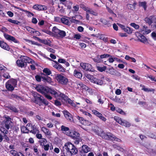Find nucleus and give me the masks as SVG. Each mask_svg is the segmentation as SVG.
Masks as SVG:
<instances>
[{
	"mask_svg": "<svg viewBox=\"0 0 156 156\" xmlns=\"http://www.w3.org/2000/svg\"><path fill=\"white\" fill-rule=\"evenodd\" d=\"M8 21L12 23H13L15 24L18 25L20 23L17 20H13L11 19H9L8 20Z\"/></svg>",
	"mask_w": 156,
	"mask_h": 156,
	"instance_id": "obj_49",
	"label": "nucleus"
},
{
	"mask_svg": "<svg viewBox=\"0 0 156 156\" xmlns=\"http://www.w3.org/2000/svg\"><path fill=\"white\" fill-rule=\"evenodd\" d=\"M47 88L48 90H47L46 92L49 93L52 95H53L55 98H58V93L57 92V90H56L53 88H50L48 87Z\"/></svg>",
	"mask_w": 156,
	"mask_h": 156,
	"instance_id": "obj_15",
	"label": "nucleus"
},
{
	"mask_svg": "<svg viewBox=\"0 0 156 156\" xmlns=\"http://www.w3.org/2000/svg\"><path fill=\"white\" fill-rule=\"evenodd\" d=\"M4 118L5 119L2 122V127H1V131L2 132L8 133V130L13 126V124L11 119L9 116H5Z\"/></svg>",
	"mask_w": 156,
	"mask_h": 156,
	"instance_id": "obj_1",
	"label": "nucleus"
},
{
	"mask_svg": "<svg viewBox=\"0 0 156 156\" xmlns=\"http://www.w3.org/2000/svg\"><path fill=\"white\" fill-rule=\"evenodd\" d=\"M41 148L44 149L45 151H48L49 150L50 145L49 144H47L45 145H44L43 146L41 147Z\"/></svg>",
	"mask_w": 156,
	"mask_h": 156,
	"instance_id": "obj_57",
	"label": "nucleus"
},
{
	"mask_svg": "<svg viewBox=\"0 0 156 156\" xmlns=\"http://www.w3.org/2000/svg\"><path fill=\"white\" fill-rule=\"evenodd\" d=\"M124 31L129 34H131L133 30L130 27H126Z\"/></svg>",
	"mask_w": 156,
	"mask_h": 156,
	"instance_id": "obj_55",
	"label": "nucleus"
},
{
	"mask_svg": "<svg viewBox=\"0 0 156 156\" xmlns=\"http://www.w3.org/2000/svg\"><path fill=\"white\" fill-rule=\"evenodd\" d=\"M81 66L82 68L86 71L93 72L94 69L92 68V66L90 64L87 63H81Z\"/></svg>",
	"mask_w": 156,
	"mask_h": 156,
	"instance_id": "obj_11",
	"label": "nucleus"
},
{
	"mask_svg": "<svg viewBox=\"0 0 156 156\" xmlns=\"http://www.w3.org/2000/svg\"><path fill=\"white\" fill-rule=\"evenodd\" d=\"M74 18H78L80 20H82L83 19V17L82 16H81L80 15H76L75 16L72 17V22L73 23H75V22H76L77 23L78 22H79V21L78 20L75 19H74Z\"/></svg>",
	"mask_w": 156,
	"mask_h": 156,
	"instance_id": "obj_35",
	"label": "nucleus"
},
{
	"mask_svg": "<svg viewBox=\"0 0 156 156\" xmlns=\"http://www.w3.org/2000/svg\"><path fill=\"white\" fill-rule=\"evenodd\" d=\"M43 72L46 74L47 76L50 75L51 73L50 70L48 68H45L43 70Z\"/></svg>",
	"mask_w": 156,
	"mask_h": 156,
	"instance_id": "obj_43",
	"label": "nucleus"
},
{
	"mask_svg": "<svg viewBox=\"0 0 156 156\" xmlns=\"http://www.w3.org/2000/svg\"><path fill=\"white\" fill-rule=\"evenodd\" d=\"M29 132L34 134H35L37 133H39V130L38 128L35 125H33V126H31V127L29 128Z\"/></svg>",
	"mask_w": 156,
	"mask_h": 156,
	"instance_id": "obj_27",
	"label": "nucleus"
},
{
	"mask_svg": "<svg viewBox=\"0 0 156 156\" xmlns=\"http://www.w3.org/2000/svg\"><path fill=\"white\" fill-rule=\"evenodd\" d=\"M92 35L94 36H96L97 37H98L99 39L102 40L105 42H107L108 41V38L105 37L104 34H98L96 35L97 36H94V34Z\"/></svg>",
	"mask_w": 156,
	"mask_h": 156,
	"instance_id": "obj_30",
	"label": "nucleus"
},
{
	"mask_svg": "<svg viewBox=\"0 0 156 156\" xmlns=\"http://www.w3.org/2000/svg\"><path fill=\"white\" fill-rule=\"evenodd\" d=\"M41 75L42 76V81L45 82L51 83V78L47 76H44L45 75L44 73H41Z\"/></svg>",
	"mask_w": 156,
	"mask_h": 156,
	"instance_id": "obj_26",
	"label": "nucleus"
},
{
	"mask_svg": "<svg viewBox=\"0 0 156 156\" xmlns=\"http://www.w3.org/2000/svg\"><path fill=\"white\" fill-rule=\"evenodd\" d=\"M140 32L143 34H147L151 32V30L148 29L147 26L144 25L143 26L142 28L141 29Z\"/></svg>",
	"mask_w": 156,
	"mask_h": 156,
	"instance_id": "obj_23",
	"label": "nucleus"
},
{
	"mask_svg": "<svg viewBox=\"0 0 156 156\" xmlns=\"http://www.w3.org/2000/svg\"><path fill=\"white\" fill-rule=\"evenodd\" d=\"M143 88L142 89L144 90L145 92H152V91H154V89H149L148 88H146L145 87V86H143Z\"/></svg>",
	"mask_w": 156,
	"mask_h": 156,
	"instance_id": "obj_59",
	"label": "nucleus"
},
{
	"mask_svg": "<svg viewBox=\"0 0 156 156\" xmlns=\"http://www.w3.org/2000/svg\"><path fill=\"white\" fill-rule=\"evenodd\" d=\"M4 36L6 40L9 41H12L15 43L19 42L18 41L15 37L6 33H4Z\"/></svg>",
	"mask_w": 156,
	"mask_h": 156,
	"instance_id": "obj_18",
	"label": "nucleus"
},
{
	"mask_svg": "<svg viewBox=\"0 0 156 156\" xmlns=\"http://www.w3.org/2000/svg\"><path fill=\"white\" fill-rule=\"evenodd\" d=\"M39 142L40 143V146L42 147L44 145H45L47 144V141L46 139L44 138H41V139L40 140Z\"/></svg>",
	"mask_w": 156,
	"mask_h": 156,
	"instance_id": "obj_36",
	"label": "nucleus"
},
{
	"mask_svg": "<svg viewBox=\"0 0 156 156\" xmlns=\"http://www.w3.org/2000/svg\"><path fill=\"white\" fill-rule=\"evenodd\" d=\"M68 135L74 140L80 139V138L79 133L74 130H71Z\"/></svg>",
	"mask_w": 156,
	"mask_h": 156,
	"instance_id": "obj_9",
	"label": "nucleus"
},
{
	"mask_svg": "<svg viewBox=\"0 0 156 156\" xmlns=\"http://www.w3.org/2000/svg\"><path fill=\"white\" fill-rule=\"evenodd\" d=\"M20 58V59L17 60L16 62L17 66L21 68L26 67L23 56L21 55Z\"/></svg>",
	"mask_w": 156,
	"mask_h": 156,
	"instance_id": "obj_19",
	"label": "nucleus"
},
{
	"mask_svg": "<svg viewBox=\"0 0 156 156\" xmlns=\"http://www.w3.org/2000/svg\"><path fill=\"white\" fill-rule=\"evenodd\" d=\"M107 70V72L111 75L118 77L120 76L121 75V73L117 70H115L113 67L108 68Z\"/></svg>",
	"mask_w": 156,
	"mask_h": 156,
	"instance_id": "obj_8",
	"label": "nucleus"
},
{
	"mask_svg": "<svg viewBox=\"0 0 156 156\" xmlns=\"http://www.w3.org/2000/svg\"><path fill=\"white\" fill-rule=\"evenodd\" d=\"M136 3V2H134L133 4H129L128 5V7L129 9L131 10H134L135 9V6Z\"/></svg>",
	"mask_w": 156,
	"mask_h": 156,
	"instance_id": "obj_42",
	"label": "nucleus"
},
{
	"mask_svg": "<svg viewBox=\"0 0 156 156\" xmlns=\"http://www.w3.org/2000/svg\"><path fill=\"white\" fill-rule=\"evenodd\" d=\"M154 16H151L149 17H147L145 18L144 21L147 23L149 26L151 25L153 23Z\"/></svg>",
	"mask_w": 156,
	"mask_h": 156,
	"instance_id": "obj_28",
	"label": "nucleus"
},
{
	"mask_svg": "<svg viewBox=\"0 0 156 156\" xmlns=\"http://www.w3.org/2000/svg\"><path fill=\"white\" fill-rule=\"evenodd\" d=\"M61 22L64 24L66 25L69 24V20L66 18H62L61 19Z\"/></svg>",
	"mask_w": 156,
	"mask_h": 156,
	"instance_id": "obj_45",
	"label": "nucleus"
},
{
	"mask_svg": "<svg viewBox=\"0 0 156 156\" xmlns=\"http://www.w3.org/2000/svg\"><path fill=\"white\" fill-rule=\"evenodd\" d=\"M53 62L55 63L53 66L54 68L60 72H65L66 69L62 65L56 61H53Z\"/></svg>",
	"mask_w": 156,
	"mask_h": 156,
	"instance_id": "obj_10",
	"label": "nucleus"
},
{
	"mask_svg": "<svg viewBox=\"0 0 156 156\" xmlns=\"http://www.w3.org/2000/svg\"><path fill=\"white\" fill-rule=\"evenodd\" d=\"M115 121L121 125L126 127H129L131 126V124L129 122L125 120H122L120 118H116L115 119Z\"/></svg>",
	"mask_w": 156,
	"mask_h": 156,
	"instance_id": "obj_7",
	"label": "nucleus"
},
{
	"mask_svg": "<svg viewBox=\"0 0 156 156\" xmlns=\"http://www.w3.org/2000/svg\"><path fill=\"white\" fill-rule=\"evenodd\" d=\"M77 85L79 86L82 89L85 90H88V87L82 82L78 83Z\"/></svg>",
	"mask_w": 156,
	"mask_h": 156,
	"instance_id": "obj_40",
	"label": "nucleus"
},
{
	"mask_svg": "<svg viewBox=\"0 0 156 156\" xmlns=\"http://www.w3.org/2000/svg\"><path fill=\"white\" fill-rule=\"evenodd\" d=\"M23 57L24 61V62L25 63V67H26L27 63L31 64H36L35 61L28 57L26 56H23Z\"/></svg>",
	"mask_w": 156,
	"mask_h": 156,
	"instance_id": "obj_17",
	"label": "nucleus"
},
{
	"mask_svg": "<svg viewBox=\"0 0 156 156\" xmlns=\"http://www.w3.org/2000/svg\"><path fill=\"white\" fill-rule=\"evenodd\" d=\"M65 117L70 122L73 121V118L72 115L67 110H64L62 111Z\"/></svg>",
	"mask_w": 156,
	"mask_h": 156,
	"instance_id": "obj_20",
	"label": "nucleus"
},
{
	"mask_svg": "<svg viewBox=\"0 0 156 156\" xmlns=\"http://www.w3.org/2000/svg\"><path fill=\"white\" fill-rule=\"evenodd\" d=\"M0 47L8 51L10 49L9 45L3 41H0Z\"/></svg>",
	"mask_w": 156,
	"mask_h": 156,
	"instance_id": "obj_24",
	"label": "nucleus"
},
{
	"mask_svg": "<svg viewBox=\"0 0 156 156\" xmlns=\"http://www.w3.org/2000/svg\"><path fill=\"white\" fill-rule=\"evenodd\" d=\"M17 81L16 79L12 78L9 80L5 84L6 89L9 91L12 92L16 87Z\"/></svg>",
	"mask_w": 156,
	"mask_h": 156,
	"instance_id": "obj_4",
	"label": "nucleus"
},
{
	"mask_svg": "<svg viewBox=\"0 0 156 156\" xmlns=\"http://www.w3.org/2000/svg\"><path fill=\"white\" fill-rule=\"evenodd\" d=\"M80 7L83 9L85 11H86L87 12L88 11H89L88 9L89 8L87 7L84 5L83 4H81L80 5Z\"/></svg>",
	"mask_w": 156,
	"mask_h": 156,
	"instance_id": "obj_54",
	"label": "nucleus"
},
{
	"mask_svg": "<svg viewBox=\"0 0 156 156\" xmlns=\"http://www.w3.org/2000/svg\"><path fill=\"white\" fill-rule=\"evenodd\" d=\"M34 9L38 11H44L47 9V7L44 5H42L39 4H36L34 5L33 7Z\"/></svg>",
	"mask_w": 156,
	"mask_h": 156,
	"instance_id": "obj_16",
	"label": "nucleus"
},
{
	"mask_svg": "<svg viewBox=\"0 0 156 156\" xmlns=\"http://www.w3.org/2000/svg\"><path fill=\"white\" fill-rule=\"evenodd\" d=\"M9 109L15 112H18V110L16 107L13 106H10L9 107Z\"/></svg>",
	"mask_w": 156,
	"mask_h": 156,
	"instance_id": "obj_60",
	"label": "nucleus"
},
{
	"mask_svg": "<svg viewBox=\"0 0 156 156\" xmlns=\"http://www.w3.org/2000/svg\"><path fill=\"white\" fill-rule=\"evenodd\" d=\"M32 94L34 98V102L41 106L43 105V104L45 106L48 105L49 102L41 95L36 92H33Z\"/></svg>",
	"mask_w": 156,
	"mask_h": 156,
	"instance_id": "obj_3",
	"label": "nucleus"
},
{
	"mask_svg": "<svg viewBox=\"0 0 156 156\" xmlns=\"http://www.w3.org/2000/svg\"><path fill=\"white\" fill-rule=\"evenodd\" d=\"M99 56L100 57V58L101 59H102L107 58L109 57H111L112 55L109 54H103L99 55Z\"/></svg>",
	"mask_w": 156,
	"mask_h": 156,
	"instance_id": "obj_47",
	"label": "nucleus"
},
{
	"mask_svg": "<svg viewBox=\"0 0 156 156\" xmlns=\"http://www.w3.org/2000/svg\"><path fill=\"white\" fill-rule=\"evenodd\" d=\"M41 129L46 136H50V137H51V135L52 133L49 129L45 127H43L41 128Z\"/></svg>",
	"mask_w": 156,
	"mask_h": 156,
	"instance_id": "obj_29",
	"label": "nucleus"
},
{
	"mask_svg": "<svg viewBox=\"0 0 156 156\" xmlns=\"http://www.w3.org/2000/svg\"><path fill=\"white\" fill-rule=\"evenodd\" d=\"M90 79L91 82L98 85H102L104 83L103 81L101 79L94 77H93L92 79Z\"/></svg>",
	"mask_w": 156,
	"mask_h": 156,
	"instance_id": "obj_22",
	"label": "nucleus"
},
{
	"mask_svg": "<svg viewBox=\"0 0 156 156\" xmlns=\"http://www.w3.org/2000/svg\"><path fill=\"white\" fill-rule=\"evenodd\" d=\"M94 131L96 134L100 136L103 138L105 133L103 131L100 132L98 130L95 129L94 130Z\"/></svg>",
	"mask_w": 156,
	"mask_h": 156,
	"instance_id": "obj_34",
	"label": "nucleus"
},
{
	"mask_svg": "<svg viewBox=\"0 0 156 156\" xmlns=\"http://www.w3.org/2000/svg\"><path fill=\"white\" fill-rule=\"evenodd\" d=\"M100 21L105 25H106L108 27L112 26L111 22L109 21L108 20L106 19L101 18L100 19Z\"/></svg>",
	"mask_w": 156,
	"mask_h": 156,
	"instance_id": "obj_31",
	"label": "nucleus"
},
{
	"mask_svg": "<svg viewBox=\"0 0 156 156\" xmlns=\"http://www.w3.org/2000/svg\"><path fill=\"white\" fill-rule=\"evenodd\" d=\"M60 97L64 99L65 100H66V99L68 98V97L64 94L59 92L58 93V98Z\"/></svg>",
	"mask_w": 156,
	"mask_h": 156,
	"instance_id": "obj_56",
	"label": "nucleus"
},
{
	"mask_svg": "<svg viewBox=\"0 0 156 156\" xmlns=\"http://www.w3.org/2000/svg\"><path fill=\"white\" fill-rule=\"evenodd\" d=\"M139 6L140 7H142L146 10L147 8V3L146 2H140L139 3Z\"/></svg>",
	"mask_w": 156,
	"mask_h": 156,
	"instance_id": "obj_41",
	"label": "nucleus"
},
{
	"mask_svg": "<svg viewBox=\"0 0 156 156\" xmlns=\"http://www.w3.org/2000/svg\"><path fill=\"white\" fill-rule=\"evenodd\" d=\"M64 74L61 73L60 74H57L55 76L56 80L58 82L62 85H66L68 82V80L66 77L64 76Z\"/></svg>",
	"mask_w": 156,
	"mask_h": 156,
	"instance_id": "obj_5",
	"label": "nucleus"
},
{
	"mask_svg": "<svg viewBox=\"0 0 156 156\" xmlns=\"http://www.w3.org/2000/svg\"><path fill=\"white\" fill-rule=\"evenodd\" d=\"M66 33L65 31L61 30L59 31L58 35H59L62 38H63L66 36Z\"/></svg>",
	"mask_w": 156,
	"mask_h": 156,
	"instance_id": "obj_44",
	"label": "nucleus"
},
{
	"mask_svg": "<svg viewBox=\"0 0 156 156\" xmlns=\"http://www.w3.org/2000/svg\"><path fill=\"white\" fill-rule=\"evenodd\" d=\"M92 112L94 115H96L99 118L100 117V116L102 115L101 113L95 110H92Z\"/></svg>",
	"mask_w": 156,
	"mask_h": 156,
	"instance_id": "obj_48",
	"label": "nucleus"
},
{
	"mask_svg": "<svg viewBox=\"0 0 156 156\" xmlns=\"http://www.w3.org/2000/svg\"><path fill=\"white\" fill-rule=\"evenodd\" d=\"M89 11H88L87 12H89L90 14H93L94 15L97 16L98 15V13L96 12L91 10L90 8L88 9Z\"/></svg>",
	"mask_w": 156,
	"mask_h": 156,
	"instance_id": "obj_62",
	"label": "nucleus"
},
{
	"mask_svg": "<svg viewBox=\"0 0 156 156\" xmlns=\"http://www.w3.org/2000/svg\"><path fill=\"white\" fill-rule=\"evenodd\" d=\"M47 88H48L47 87H44L43 85H38L36 87V89L38 92L43 94L45 93V92H46L48 90Z\"/></svg>",
	"mask_w": 156,
	"mask_h": 156,
	"instance_id": "obj_13",
	"label": "nucleus"
},
{
	"mask_svg": "<svg viewBox=\"0 0 156 156\" xmlns=\"http://www.w3.org/2000/svg\"><path fill=\"white\" fill-rule=\"evenodd\" d=\"M41 31L47 34H49L50 35H51L53 34L52 32L51 31L46 29L42 30Z\"/></svg>",
	"mask_w": 156,
	"mask_h": 156,
	"instance_id": "obj_64",
	"label": "nucleus"
},
{
	"mask_svg": "<svg viewBox=\"0 0 156 156\" xmlns=\"http://www.w3.org/2000/svg\"><path fill=\"white\" fill-rule=\"evenodd\" d=\"M76 118L82 124L87 126L90 125V122L88 120L84 119L83 117L78 116H77Z\"/></svg>",
	"mask_w": 156,
	"mask_h": 156,
	"instance_id": "obj_21",
	"label": "nucleus"
},
{
	"mask_svg": "<svg viewBox=\"0 0 156 156\" xmlns=\"http://www.w3.org/2000/svg\"><path fill=\"white\" fill-rule=\"evenodd\" d=\"M26 29L31 34H34L35 32V30L29 27L26 26L25 27Z\"/></svg>",
	"mask_w": 156,
	"mask_h": 156,
	"instance_id": "obj_46",
	"label": "nucleus"
},
{
	"mask_svg": "<svg viewBox=\"0 0 156 156\" xmlns=\"http://www.w3.org/2000/svg\"><path fill=\"white\" fill-rule=\"evenodd\" d=\"M11 154L14 156H19L20 154L19 152L14 150H11L10 151Z\"/></svg>",
	"mask_w": 156,
	"mask_h": 156,
	"instance_id": "obj_52",
	"label": "nucleus"
},
{
	"mask_svg": "<svg viewBox=\"0 0 156 156\" xmlns=\"http://www.w3.org/2000/svg\"><path fill=\"white\" fill-rule=\"evenodd\" d=\"M73 74L75 77L80 79H81L82 76V74L81 72L80 71L77 70H74Z\"/></svg>",
	"mask_w": 156,
	"mask_h": 156,
	"instance_id": "obj_32",
	"label": "nucleus"
},
{
	"mask_svg": "<svg viewBox=\"0 0 156 156\" xmlns=\"http://www.w3.org/2000/svg\"><path fill=\"white\" fill-rule=\"evenodd\" d=\"M64 154L66 153L70 154L71 155H75L78 153L77 149L74 145L70 142H68L64 145L63 147Z\"/></svg>",
	"mask_w": 156,
	"mask_h": 156,
	"instance_id": "obj_2",
	"label": "nucleus"
},
{
	"mask_svg": "<svg viewBox=\"0 0 156 156\" xmlns=\"http://www.w3.org/2000/svg\"><path fill=\"white\" fill-rule=\"evenodd\" d=\"M24 40L27 42L29 43H31L32 45H39V44H38L37 42H35L32 40H29L27 39H24Z\"/></svg>",
	"mask_w": 156,
	"mask_h": 156,
	"instance_id": "obj_50",
	"label": "nucleus"
},
{
	"mask_svg": "<svg viewBox=\"0 0 156 156\" xmlns=\"http://www.w3.org/2000/svg\"><path fill=\"white\" fill-rule=\"evenodd\" d=\"M103 138L108 140H111L117 141H119L121 140L120 139L117 138L114 134L109 132H107L106 133H105Z\"/></svg>",
	"mask_w": 156,
	"mask_h": 156,
	"instance_id": "obj_6",
	"label": "nucleus"
},
{
	"mask_svg": "<svg viewBox=\"0 0 156 156\" xmlns=\"http://www.w3.org/2000/svg\"><path fill=\"white\" fill-rule=\"evenodd\" d=\"M116 111L118 113H120L122 115H126V113L124 112L122 109H120L119 108H116Z\"/></svg>",
	"mask_w": 156,
	"mask_h": 156,
	"instance_id": "obj_58",
	"label": "nucleus"
},
{
	"mask_svg": "<svg viewBox=\"0 0 156 156\" xmlns=\"http://www.w3.org/2000/svg\"><path fill=\"white\" fill-rule=\"evenodd\" d=\"M73 3L71 2H66V6H67V8L69 9H70L71 8V6L72 5Z\"/></svg>",
	"mask_w": 156,
	"mask_h": 156,
	"instance_id": "obj_63",
	"label": "nucleus"
},
{
	"mask_svg": "<svg viewBox=\"0 0 156 156\" xmlns=\"http://www.w3.org/2000/svg\"><path fill=\"white\" fill-rule=\"evenodd\" d=\"M8 97L9 99L12 100L21 99L22 100L23 99V98L21 96H19L18 95L14 93H12L9 95Z\"/></svg>",
	"mask_w": 156,
	"mask_h": 156,
	"instance_id": "obj_25",
	"label": "nucleus"
},
{
	"mask_svg": "<svg viewBox=\"0 0 156 156\" xmlns=\"http://www.w3.org/2000/svg\"><path fill=\"white\" fill-rule=\"evenodd\" d=\"M136 35L138 38V39L140 42L145 44L148 43L147 39L143 35V34L137 33L136 34Z\"/></svg>",
	"mask_w": 156,
	"mask_h": 156,
	"instance_id": "obj_12",
	"label": "nucleus"
},
{
	"mask_svg": "<svg viewBox=\"0 0 156 156\" xmlns=\"http://www.w3.org/2000/svg\"><path fill=\"white\" fill-rule=\"evenodd\" d=\"M34 37V38H36L37 39V40L38 41H39L40 42L42 43V44H44L51 46V41L49 40V39H41L40 38H39L38 37L35 36Z\"/></svg>",
	"mask_w": 156,
	"mask_h": 156,
	"instance_id": "obj_14",
	"label": "nucleus"
},
{
	"mask_svg": "<svg viewBox=\"0 0 156 156\" xmlns=\"http://www.w3.org/2000/svg\"><path fill=\"white\" fill-rule=\"evenodd\" d=\"M106 69V66H104L102 67L100 66H98L97 67L98 70L101 72H103V71H105Z\"/></svg>",
	"mask_w": 156,
	"mask_h": 156,
	"instance_id": "obj_61",
	"label": "nucleus"
},
{
	"mask_svg": "<svg viewBox=\"0 0 156 156\" xmlns=\"http://www.w3.org/2000/svg\"><path fill=\"white\" fill-rule=\"evenodd\" d=\"M60 30L58 29L57 27L55 26L52 29V31L53 34L58 36Z\"/></svg>",
	"mask_w": 156,
	"mask_h": 156,
	"instance_id": "obj_38",
	"label": "nucleus"
},
{
	"mask_svg": "<svg viewBox=\"0 0 156 156\" xmlns=\"http://www.w3.org/2000/svg\"><path fill=\"white\" fill-rule=\"evenodd\" d=\"M43 94L48 99L51 100L52 99V97L50 95L49 93L45 92Z\"/></svg>",
	"mask_w": 156,
	"mask_h": 156,
	"instance_id": "obj_53",
	"label": "nucleus"
},
{
	"mask_svg": "<svg viewBox=\"0 0 156 156\" xmlns=\"http://www.w3.org/2000/svg\"><path fill=\"white\" fill-rule=\"evenodd\" d=\"M66 102L69 103L71 106L75 107L76 106V104L73 101L69 98L66 99Z\"/></svg>",
	"mask_w": 156,
	"mask_h": 156,
	"instance_id": "obj_37",
	"label": "nucleus"
},
{
	"mask_svg": "<svg viewBox=\"0 0 156 156\" xmlns=\"http://www.w3.org/2000/svg\"><path fill=\"white\" fill-rule=\"evenodd\" d=\"M93 60L94 62L97 63L101 62L102 61V59H101L100 58L99 55H97L95 58H94Z\"/></svg>",
	"mask_w": 156,
	"mask_h": 156,
	"instance_id": "obj_51",
	"label": "nucleus"
},
{
	"mask_svg": "<svg viewBox=\"0 0 156 156\" xmlns=\"http://www.w3.org/2000/svg\"><path fill=\"white\" fill-rule=\"evenodd\" d=\"M82 151L85 153H87L90 151V148L86 145H83L82 147Z\"/></svg>",
	"mask_w": 156,
	"mask_h": 156,
	"instance_id": "obj_33",
	"label": "nucleus"
},
{
	"mask_svg": "<svg viewBox=\"0 0 156 156\" xmlns=\"http://www.w3.org/2000/svg\"><path fill=\"white\" fill-rule=\"evenodd\" d=\"M21 131L23 133H28L29 132V130L26 127L23 126L21 127Z\"/></svg>",
	"mask_w": 156,
	"mask_h": 156,
	"instance_id": "obj_39",
	"label": "nucleus"
}]
</instances>
